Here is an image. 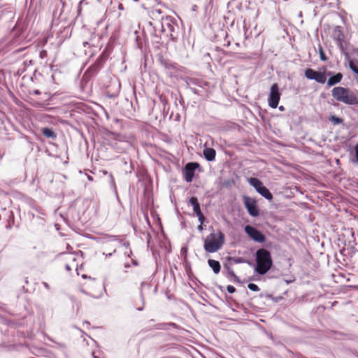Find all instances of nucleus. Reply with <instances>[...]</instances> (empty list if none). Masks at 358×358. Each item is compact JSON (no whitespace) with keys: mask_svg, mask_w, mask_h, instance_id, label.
<instances>
[{"mask_svg":"<svg viewBox=\"0 0 358 358\" xmlns=\"http://www.w3.org/2000/svg\"><path fill=\"white\" fill-rule=\"evenodd\" d=\"M196 216L198 217V219H199V221L200 222V224H203V222L205 221V216L203 215V214L201 213L200 214H198L196 215Z\"/></svg>","mask_w":358,"mask_h":358,"instance_id":"obj_29","label":"nucleus"},{"mask_svg":"<svg viewBox=\"0 0 358 358\" xmlns=\"http://www.w3.org/2000/svg\"><path fill=\"white\" fill-rule=\"evenodd\" d=\"M189 203L193 207L194 213L196 215L201 213L200 204L198 201V199L195 196H192L189 199Z\"/></svg>","mask_w":358,"mask_h":358,"instance_id":"obj_19","label":"nucleus"},{"mask_svg":"<svg viewBox=\"0 0 358 358\" xmlns=\"http://www.w3.org/2000/svg\"><path fill=\"white\" fill-rule=\"evenodd\" d=\"M248 180L250 185L254 187L257 191H259L264 186L262 181L257 178H250Z\"/></svg>","mask_w":358,"mask_h":358,"instance_id":"obj_23","label":"nucleus"},{"mask_svg":"<svg viewBox=\"0 0 358 358\" xmlns=\"http://www.w3.org/2000/svg\"><path fill=\"white\" fill-rule=\"evenodd\" d=\"M323 71H317L313 69H307L305 70V76L309 80H314L317 83L320 84L325 83L327 80L326 70L327 68L324 66L322 68Z\"/></svg>","mask_w":358,"mask_h":358,"instance_id":"obj_6","label":"nucleus"},{"mask_svg":"<svg viewBox=\"0 0 358 358\" xmlns=\"http://www.w3.org/2000/svg\"><path fill=\"white\" fill-rule=\"evenodd\" d=\"M43 8V0H30V4L28 9L27 17L34 18L40 13Z\"/></svg>","mask_w":358,"mask_h":358,"instance_id":"obj_9","label":"nucleus"},{"mask_svg":"<svg viewBox=\"0 0 358 358\" xmlns=\"http://www.w3.org/2000/svg\"><path fill=\"white\" fill-rule=\"evenodd\" d=\"M279 109H280V110H284V107H283V106H280V107H279Z\"/></svg>","mask_w":358,"mask_h":358,"instance_id":"obj_37","label":"nucleus"},{"mask_svg":"<svg viewBox=\"0 0 358 358\" xmlns=\"http://www.w3.org/2000/svg\"><path fill=\"white\" fill-rule=\"evenodd\" d=\"M99 204L96 201H90L88 206H87V210H90L89 213H92V216H97L99 211Z\"/></svg>","mask_w":358,"mask_h":358,"instance_id":"obj_18","label":"nucleus"},{"mask_svg":"<svg viewBox=\"0 0 358 358\" xmlns=\"http://www.w3.org/2000/svg\"><path fill=\"white\" fill-rule=\"evenodd\" d=\"M281 93L278 83H273L271 86L268 97V106L272 108H276L278 106Z\"/></svg>","mask_w":358,"mask_h":358,"instance_id":"obj_7","label":"nucleus"},{"mask_svg":"<svg viewBox=\"0 0 358 358\" xmlns=\"http://www.w3.org/2000/svg\"><path fill=\"white\" fill-rule=\"evenodd\" d=\"M138 310H143V307H139L137 308Z\"/></svg>","mask_w":358,"mask_h":358,"instance_id":"obj_38","label":"nucleus"},{"mask_svg":"<svg viewBox=\"0 0 358 358\" xmlns=\"http://www.w3.org/2000/svg\"><path fill=\"white\" fill-rule=\"evenodd\" d=\"M39 56L41 59H44L47 57L48 52L45 50H43L41 51Z\"/></svg>","mask_w":358,"mask_h":358,"instance_id":"obj_30","label":"nucleus"},{"mask_svg":"<svg viewBox=\"0 0 358 358\" xmlns=\"http://www.w3.org/2000/svg\"><path fill=\"white\" fill-rule=\"evenodd\" d=\"M262 196L265 197L266 199L271 200L273 199V195L270 192V191L265 187L262 186L259 191H257Z\"/></svg>","mask_w":358,"mask_h":358,"instance_id":"obj_24","label":"nucleus"},{"mask_svg":"<svg viewBox=\"0 0 358 358\" xmlns=\"http://www.w3.org/2000/svg\"><path fill=\"white\" fill-rule=\"evenodd\" d=\"M329 120L334 124H338L343 123V119L336 117L334 115L331 116Z\"/></svg>","mask_w":358,"mask_h":358,"instance_id":"obj_26","label":"nucleus"},{"mask_svg":"<svg viewBox=\"0 0 358 358\" xmlns=\"http://www.w3.org/2000/svg\"><path fill=\"white\" fill-rule=\"evenodd\" d=\"M248 287L249 289L254 291V292L259 291V287L256 284H254V283H249L248 285Z\"/></svg>","mask_w":358,"mask_h":358,"instance_id":"obj_28","label":"nucleus"},{"mask_svg":"<svg viewBox=\"0 0 358 358\" xmlns=\"http://www.w3.org/2000/svg\"><path fill=\"white\" fill-rule=\"evenodd\" d=\"M107 59V55L105 54V52H103L96 60V62L90 66L89 71L96 72L99 71L103 64L105 63V62Z\"/></svg>","mask_w":358,"mask_h":358,"instance_id":"obj_15","label":"nucleus"},{"mask_svg":"<svg viewBox=\"0 0 358 358\" xmlns=\"http://www.w3.org/2000/svg\"><path fill=\"white\" fill-rule=\"evenodd\" d=\"M355 150L356 158H357V160L358 161V143L356 145Z\"/></svg>","mask_w":358,"mask_h":358,"instance_id":"obj_32","label":"nucleus"},{"mask_svg":"<svg viewBox=\"0 0 358 358\" xmlns=\"http://www.w3.org/2000/svg\"><path fill=\"white\" fill-rule=\"evenodd\" d=\"M81 3H82V1H80V2L79 3V6H78V15L80 14L81 10H82Z\"/></svg>","mask_w":358,"mask_h":358,"instance_id":"obj_33","label":"nucleus"},{"mask_svg":"<svg viewBox=\"0 0 358 358\" xmlns=\"http://www.w3.org/2000/svg\"><path fill=\"white\" fill-rule=\"evenodd\" d=\"M332 38L336 42L338 47L340 48L343 53H345L346 50L347 42L345 36L343 34V29L341 26H336L332 32Z\"/></svg>","mask_w":358,"mask_h":358,"instance_id":"obj_5","label":"nucleus"},{"mask_svg":"<svg viewBox=\"0 0 358 358\" xmlns=\"http://www.w3.org/2000/svg\"><path fill=\"white\" fill-rule=\"evenodd\" d=\"M245 231L253 241L258 243H264L266 241L265 236L258 229L250 225L245 227Z\"/></svg>","mask_w":358,"mask_h":358,"instance_id":"obj_8","label":"nucleus"},{"mask_svg":"<svg viewBox=\"0 0 358 358\" xmlns=\"http://www.w3.org/2000/svg\"><path fill=\"white\" fill-rule=\"evenodd\" d=\"M225 241V236L218 230L211 232L204 240L203 248L207 252L213 253L220 250Z\"/></svg>","mask_w":358,"mask_h":358,"instance_id":"obj_3","label":"nucleus"},{"mask_svg":"<svg viewBox=\"0 0 358 358\" xmlns=\"http://www.w3.org/2000/svg\"><path fill=\"white\" fill-rule=\"evenodd\" d=\"M332 73L331 71L328 72L326 75L330 76L327 80V86L331 87L339 83L343 79V74L341 73H337L334 76H331Z\"/></svg>","mask_w":358,"mask_h":358,"instance_id":"obj_16","label":"nucleus"},{"mask_svg":"<svg viewBox=\"0 0 358 358\" xmlns=\"http://www.w3.org/2000/svg\"><path fill=\"white\" fill-rule=\"evenodd\" d=\"M63 262L64 266L67 271L77 270L78 264L75 255L72 254L64 255Z\"/></svg>","mask_w":358,"mask_h":358,"instance_id":"obj_12","label":"nucleus"},{"mask_svg":"<svg viewBox=\"0 0 358 358\" xmlns=\"http://www.w3.org/2000/svg\"><path fill=\"white\" fill-rule=\"evenodd\" d=\"M318 51H319L320 59L324 62L327 61L328 59V58L327 57V56L324 52L323 48L321 45H319Z\"/></svg>","mask_w":358,"mask_h":358,"instance_id":"obj_25","label":"nucleus"},{"mask_svg":"<svg viewBox=\"0 0 358 358\" xmlns=\"http://www.w3.org/2000/svg\"><path fill=\"white\" fill-rule=\"evenodd\" d=\"M208 264L215 274H217L220 271L221 265L218 261L215 259H208Z\"/></svg>","mask_w":358,"mask_h":358,"instance_id":"obj_22","label":"nucleus"},{"mask_svg":"<svg viewBox=\"0 0 358 358\" xmlns=\"http://www.w3.org/2000/svg\"><path fill=\"white\" fill-rule=\"evenodd\" d=\"M243 201L245 207L248 210V213L253 217L258 216L259 210L257 207L256 201L247 196L243 197Z\"/></svg>","mask_w":358,"mask_h":358,"instance_id":"obj_11","label":"nucleus"},{"mask_svg":"<svg viewBox=\"0 0 358 358\" xmlns=\"http://www.w3.org/2000/svg\"><path fill=\"white\" fill-rule=\"evenodd\" d=\"M41 132H42L43 135L48 138L55 139L57 138V134L51 128H49V127L42 128Z\"/></svg>","mask_w":358,"mask_h":358,"instance_id":"obj_21","label":"nucleus"},{"mask_svg":"<svg viewBox=\"0 0 358 358\" xmlns=\"http://www.w3.org/2000/svg\"><path fill=\"white\" fill-rule=\"evenodd\" d=\"M113 140L120 142H129L131 143L135 140V137L133 134H122L114 132H110L109 134Z\"/></svg>","mask_w":358,"mask_h":358,"instance_id":"obj_14","label":"nucleus"},{"mask_svg":"<svg viewBox=\"0 0 358 358\" xmlns=\"http://www.w3.org/2000/svg\"><path fill=\"white\" fill-rule=\"evenodd\" d=\"M36 94H39L38 90L36 91Z\"/></svg>","mask_w":358,"mask_h":358,"instance_id":"obj_40","label":"nucleus"},{"mask_svg":"<svg viewBox=\"0 0 358 358\" xmlns=\"http://www.w3.org/2000/svg\"><path fill=\"white\" fill-rule=\"evenodd\" d=\"M331 95L337 101L347 105L358 104V97L356 94L349 88L335 87L331 90Z\"/></svg>","mask_w":358,"mask_h":358,"instance_id":"obj_2","label":"nucleus"},{"mask_svg":"<svg viewBox=\"0 0 358 358\" xmlns=\"http://www.w3.org/2000/svg\"><path fill=\"white\" fill-rule=\"evenodd\" d=\"M92 356H93L94 358H96V357L94 355V352H92Z\"/></svg>","mask_w":358,"mask_h":358,"instance_id":"obj_39","label":"nucleus"},{"mask_svg":"<svg viewBox=\"0 0 358 358\" xmlns=\"http://www.w3.org/2000/svg\"><path fill=\"white\" fill-rule=\"evenodd\" d=\"M257 266L255 271L260 275L266 273L273 266L271 252L264 248L259 249L255 253Z\"/></svg>","mask_w":358,"mask_h":358,"instance_id":"obj_1","label":"nucleus"},{"mask_svg":"<svg viewBox=\"0 0 358 358\" xmlns=\"http://www.w3.org/2000/svg\"><path fill=\"white\" fill-rule=\"evenodd\" d=\"M65 3L62 0H50L48 11L51 13L52 21H66V17L64 15Z\"/></svg>","mask_w":358,"mask_h":358,"instance_id":"obj_4","label":"nucleus"},{"mask_svg":"<svg viewBox=\"0 0 358 358\" xmlns=\"http://www.w3.org/2000/svg\"><path fill=\"white\" fill-rule=\"evenodd\" d=\"M149 16L153 22H150V25L153 26L155 29L157 28L156 22L161 23L164 20V16L161 9L157 8H152L149 10Z\"/></svg>","mask_w":358,"mask_h":358,"instance_id":"obj_10","label":"nucleus"},{"mask_svg":"<svg viewBox=\"0 0 358 358\" xmlns=\"http://www.w3.org/2000/svg\"><path fill=\"white\" fill-rule=\"evenodd\" d=\"M198 229H199V231L203 230V224H200L198 226Z\"/></svg>","mask_w":358,"mask_h":358,"instance_id":"obj_35","label":"nucleus"},{"mask_svg":"<svg viewBox=\"0 0 358 358\" xmlns=\"http://www.w3.org/2000/svg\"><path fill=\"white\" fill-rule=\"evenodd\" d=\"M227 290L228 291L229 293L232 294L236 292V288L232 285H228L227 287Z\"/></svg>","mask_w":358,"mask_h":358,"instance_id":"obj_31","label":"nucleus"},{"mask_svg":"<svg viewBox=\"0 0 358 358\" xmlns=\"http://www.w3.org/2000/svg\"><path fill=\"white\" fill-rule=\"evenodd\" d=\"M198 166L199 164L196 162H189L186 164L184 170V178L187 182H190L192 181L194 171Z\"/></svg>","mask_w":358,"mask_h":358,"instance_id":"obj_13","label":"nucleus"},{"mask_svg":"<svg viewBox=\"0 0 358 358\" xmlns=\"http://www.w3.org/2000/svg\"><path fill=\"white\" fill-rule=\"evenodd\" d=\"M203 155L208 161H213L215 158V150L211 148H205L203 150Z\"/></svg>","mask_w":358,"mask_h":358,"instance_id":"obj_20","label":"nucleus"},{"mask_svg":"<svg viewBox=\"0 0 358 358\" xmlns=\"http://www.w3.org/2000/svg\"><path fill=\"white\" fill-rule=\"evenodd\" d=\"M94 283H95V280L90 278H89V285H92Z\"/></svg>","mask_w":358,"mask_h":358,"instance_id":"obj_34","label":"nucleus"},{"mask_svg":"<svg viewBox=\"0 0 358 358\" xmlns=\"http://www.w3.org/2000/svg\"><path fill=\"white\" fill-rule=\"evenodd\" d=\"M228 275L229 277L233 278L234 281H237V282L239 281L238 277L235 274L234 271L230 268H228Z\"/></svg>","mask_w":358,"mask_h":358,"instance_id":"obj_27","label":"nucleus"},{"mask_svg":"<svg viewBox=\"0 0 358 358\" xmlns=\"http://www.w3.org/2000/svg\"><path fill=\"white\" fill-rule=\"evenodd\" d=\"M87 45H88V42H84L83 43V46L84 47H86Z\"/></svg>","mask_w":358,"mask_h":358,"instance_id":"obj_36","label":"nucleus"},{"mask_svg":"<svg viewBox=\"0 0 358 358\" xmlns=\"http://www.w3.org/2000/svg\"><path fill=\"white\" fill-rule=\"evenodd\" d=\"M172 20L171 17L169 16H166L164 20L160 23L161 25V32L164 33L166 31L165 25L167 27L171 35H172V32L174 31V26L171 24Z\"/></svg>","mask_w":358,"mask_h":358,"instance_id":"obj_17","label":"nucleus"}]
</instances>
